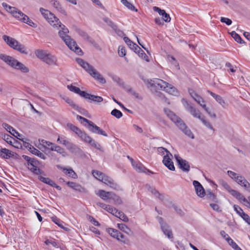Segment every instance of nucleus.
I'll return each instance as SVG.
<instances>
[{
    "instance_id": "obj_4",
    "label": "nucleus",
    "mask_w": 250,
    "mask_h": 250,
    "mask_svg": "<svg viewBox=\"0 0 250 250\" xmlns=\"http://www.w3.org/2000/svg\"><path fill=\"white\" fill-rule=\"evenodd\" d=\"M182 101L186 110L189 112L194 118L199 119L202 122V123L208 128L211 130H214L210 123L206 120L204 116H202V113L199 110L195 108L187 101L183 99Z\"/></svg>"
},
{
    "instance_id": "obj_52",
    "label": "nucleus",
    "mask_w": 250,
    "mask_h": 250,
    "mask_svg": "<svg viewBox=\"0 0 250 250\" xmlns=\"http://www.w3.org/2000/svg\"><path fill=\"white\" fill-rule=\"evenodd\" d=\"M57 142H59L60 144H62L64 146H66V145L69 141L66 139V137L65 136H59L57 139Z\"/></svg>"
},
{
    "instance_id": "obj_9",
    "label": "nucleus",
    "mask_w": 250,
    "mask_h": 250,
    "mask_svg": "<svg viewBox=\"0 0 250 250\" xmlns=\"http://www.w3.org/2000/svg\"><path fill=\"white\" fill-rule=\"evenodd\" d=\"M158 150L159 152L162 153L163 154L164 151L167 152V154L164 156L163 163L169 170L172 171L175 170V167L173 162L171 160V157H172V155L170 152L168 151L167 149L163 147H158Z\"/></svg>"
},
{
    "instance_id": "obj_50",
    "label": "nucleus",
    "mask_w": 250,
    "mask_h": 250,
    "mask_svg": "<svg viewBox=\"0 0 250 250\" xmlns=\"http://www.w3.org/2000/svg\"><path fill=\"white\" fill-rule=\"evenodd\" d=\"M2 138L8 144L12 145V140H15L14 139L7 134H4L2 135Z\"/></svg>"
},
{
    "instance_id": "obj_27",
    "label": "nucleus",
    "mask_w": 250,
    "mask_h": 250,
    "mask_svg": "<svg viewBox=\"0 0 250 250\" xmlns=\"http://www.w3.org/2000/svg\"><path fill=\"white\" fill-rule=\"evenodd\" d=\"M67 87L70 91L73 92L76 94H78L80 96L84 98L85 95L86 93V92L81 90V89L79 87H76L72 84L68 85Z\"/></svg>"
},
{
    "instance_id": "obj_43",
    "label": "nucleus",
    "mask_w": 250,
    "mask_h": 250,
    "mask_svg": "<svg viewBox=\"0 0 250 250\" xmlns=\"http://www.w3.org/2000/svg\"><path fill=\"white\" fill-rule=\"evenodd\" d=\"M136 53L138 54L140 57L146 61V62H148L149 61L148 56L145 53V52L142 49H141V48L140 49L137 50V52Z\"/></svg>"
},
{
    "instance_id": "obj_14",
    "label": "nucleus",
    "mask_w": 250,
    "mask_h": 250,
    "mask_svg": "<svg viewBox=\"0 0 250 250\" xmlns=\"http://www.w3.org/2000/svg\"><path fill=\"white\" fill-rule=\"evenodd\" d=\"M23 146L28 148V150L33 154L38 156L40 158L42 159L43 160H45L46 159V156L41 152L40 150L34 147L29 143L25 142L23 141Z\"/></svg>"
},
{
    "instance_id": "obj_2",
    "label": "nucleus",
    "mask_w": 250,
    "mask_h": 250,
    "mask_svg": "<svg viewBox=\"0 0 250 250\" xmlns=\"http://www.w3.org/2000/svg\"><path fill=\"white\" fill-rule=\"evenodd\" d=\"M164 112L167 117L176 124L177 126L187 136L191 139L194 138V136L190 129L187 126L184 121L173 112L167 108L164 109Z\"/></svg>"
},
{
    "instance_id": "obj_49",
    "label": "nucleus",
    "mask_w": 250,
    "mask_h": 250,
    "mask_svg": "<svg viewBox=\"0 0 250 250\" xmlns=\"http://www.w3.org/2000/svg\"><path fill=\"white\" fill-rule=\"evenodd\" d=\"M236 182L237 184L243 187L247 183L248 181L245 178V177L241 176V177H239V178H237Z\"/></svg>"
},
{
    "instance_id": "obj_16",
    "label": "nucleus",
    "mask_w": 250,
    "mask_h": 250,
    "mask_svg": "<svg viewBox=\"0 0 250 250\" xmlns=\"http://www.w3.org/2000/svg\"><path fill=\"white\" fill-rule=\"evenodd\" d=\"M193 185L194 186L197 195L200 197H204L206 193L202 185L198 181L195 180L193 182Z\"/></svg>"
},
{
    "instance_id": "obj_19",
    "label": "nucleus",
    "mask_w": 250,
    "mask_h": 250,
    "mask_svg": "<svg viewBox=\"0 0 250 250\" xmlns=\"http://www.w3.org/2000/svg\"><path fill=\"white\" fill-rule=\"evenodd\" d=\"M228 192L237 199L239 201H243L246 203H249L248 199H247L243 195L237 190L230 188Z\"/></svg>"
},
{
    "instance_id": "obj_22",
    "label": "nucleus",
    "mask_w": 250,
    "mask_h": 250,
    "mask_svg": "<svg viewBox=\"0 0 250 250\" xmlns=\"http://www.w3.org/2000/svg\"><path fill=\"white\" fill-rule=\"evenodd\" d=\"M2 126L12 135L17 137L19 139L23 141V139H21L18 137H21V135L12 126H10L7 123H3Z\"/></svg>"
},
{
    "instance_id": "obj_10",
    "label": "nucleus",
    "mask_w": 250,
    "mask_h": 250,
    "mask_svg": "<svg viewBox=\"0 0 250 250\" xmlns=\"http://www.w3.org/2000/svg\"><path fill=\"white\" fill-rule=\"evenodd\" d=\"M159 223L160 224L161 228L163 233L167 236L169 239L173 238V233L170 227L167 224L164 222L163 218L161 217H157Z\"/></svg>"
},
{
    "instance_id": "obj_64",
    "label": "nucleus",
    "mask_w": 250,
    "mask_h": 250,
    "mask_svg": "<svg viewBox=\"0 0 250 250\" xmlns=\"http://www.w3.org/2000/svg\"><path fill=\"white\" fill-rule=\"evenodd\" d=\"M233 208L235 211H236V212H237V213H238L241 217V212H244L242 209L240 207L236 205H234L233 206Z\"/></svg>"
},
{
    "instance_id": "obj_51",
    "label": "nucleus",
    "mask_w": 250,
    "mask_h": 250,
    "mask_svg": "<svg viewBox=\"0 0 250 250\" xmlns=\"http://www.w3.org/2000/svg\"><path fill=\"white\" fill-rule=\"evenodd\" d=\"M104 21L106 22L108 26H109L110 27H111L113 29H114L115 28H116V26L117 25L114 24L112 21H111L107 17H104L103 19Z\"/></svg>"
},
{
    "instance_id": "obj_1",
    "label": "nucleus",
    "mask_w": 250,
    "mask_h": 250,
    "mask_svg": "<svg viewBox=\"0 0 250 250\" xmlns=\"http://www.w3.org/2000/svg\"><path fill=\"white\" fill-rule=\"evenodd\" d=\"M40 11L51 25L57 29L59 27L61 28V30L59 32V35L69 48L78 55H82L83 52L82 49L78 46L76 42L67 34L69 32L68 29L62 24L59 19L53 13L43 8H40Z\"/></svg>"
},
{
    "instance_id": "obj_47",
    "label": "nucleus",
    "mask_w": 250,
    "mask_h": 250,
    "mask_svg": "<svg viewBox=\"0 0 250 250\" xmlns=\"http://www.w3.org/2000/svg\"><path fill=\"white\" fill-rule=\"evenodd\" d=\"M125 89L128 92L130 93V94L133 95L136 98L139 99H142L140 97L139 94L135 91L133 90L131 87L127 86V87L125 88Z\"/></svg>"
},
{
    "instance_id": "obj_54",
    "label": "nucleus",
    "mask_w": 250,
    "mask_h": 250,
    "mask_svg": "<svg viewBox=\"0 0 250 250\" xmlns=\"http://www.w3.org/2000/svg\"><path fill=\"white\" fill-rule=\"evenodd\" d=\"M65 102L69 104L74 109L78 108V105L76 104L71 99L67 98L65 99Z\"/></svg>"
},
{
    "instance_id": "obj_25",
    "label": "nucleus",
    "mask_w": 250,
    "mask_h": 250,
    "mask_svg": "<svg viewBox=\"0 0 250 250\" xmlns=\"http://www.w3.org/2000/svg\"><path fill=\"white\" fill-rule=\"evenodd\" d=\"M66 184L71 188L81 192H85V189L80 185L73 182H67Z\"/></svg>"
},
{
    "instance_id": "obj_32",
    "label": "nucleus",
    "mask_w": 250,
    "mask_h": 250,
    "mask_svg": "<svg viewBox=\"0 0 250 250\" xmlns=\"http://www.w3.org/2000/svg\"><path fill=\"white\" fill-rule=\"evenodd\" d=\"M92 173L95 178L102 182H103L104 179L106 176L103 172L96 170H93Z\"/></svg>"
},
{
    "instance_id": "obj_37",
    "label": "nucleus",
    "mask_w": 250,
    "mask_h": 250,
    "mask_svg": "<svg viewBox=\"0 0 250 250\" xmlns=\"http://www.w3.org/2000/svg\"><path fill=\"white\" fill-rule=\"evenodd\" d=\"M110 199L113 200L114 203L116 205H121L122 203L121 198L113 192H111Z\"/></svg>"
},
{
    "instance_id": "obj_34",
    "label": "nucleus",
    "mask_w": 250,
    "mask_h": 250,
    "mask_svg": "<svg viewBox=\"0 0 250 250\" xmlns=\"http://www.w3.org/2000/svg\"><path fill=\"white\" fill-rule=\"evenodd\" d=\"M52 221L57 225L60 228L63 229L65 230H68L69 229L67 228H65L62 225L63 222L60 219L58 218L56 216H54L51 218Z\"/></svg>"
},
{
    "instance_id": "obj_31",
    "label": "nucleus",
    "mask_w": 250,
    "mask_h": 250,
    "mask_svg": "<svg viewBox=\"0 0 250 250\" xmlns=\"http://www.w3.org/2000/svg\"><path fill=\"white\" fill-rule=\"evenodd\" d=\"M208 92L209 93L210 95L213 97L220 105H221L223 107H225V105L226 104V103L221 96L215 94L210 90H208Z\"/></svg>"
},
{
    "instance_id": "obj_53",
    "label": "nucleus",
    "mask_w": 250,
    "mask_h": 250,
    "mask_svg": "<svg viewBox=\"0 0 250 250\" xmlns=\"http://www.w3.org/2000/svg\"><path fill=\"white\" fill-rule=\"evenodd\" d=\"M227 172L229 176L235 181H236L237 178H239V177L241 176V175H239L236 173L230 170H228Z\"/></svg>"
},
{
    "instance_id": "obj_26",
    "label": "nucleus",
    "mask_w": 250,
    "mask_h": 250,
    "mask_svg": "<svg viewBox=\"0 0 250 250\" xmlns=\"http://www.w3.org/2000/svg\"><path fill=\"white\" fill-rule=\"evenodd\" d=\"M124 40L130 48L133 50L135 53L137 52L138 49H140V47L137 44L131 41L128 37H125L124 38Z\"/></svg>"
},
{
    "instance_id": "obj_28",
    "label": "nucleus",
    "mask_w": 250,
    "mask_h": 250,
    "mask_svg": "<svg viewBox=\"0 0 250 250\" xmlns=\"http://www.w3.org/2000/svg\"><path fill=\"white\" fill-rule=\"evenodd\" d=\"M57 61V60L54 56L47 54L42 61L49 65H55L56 64Z\"/></svg>"
},
{
    "instance_id": "obj_23",
    "label": "nucleus",
    "mask_w": 250,
    "mask_h": 250,
    "mask_svg": "<svg viewBox=\"0 0 250 250\" xmlns=\"http://www.w3.org/2000/svg\"><path fill=\"white\" fill-rule=\"evenodd\" d=\"M132 166L138 172H146L147 168L139 162H136L134 160H132Z\"/></svg>"
},
{
    "instance_id": "obj_41",
    "label": "nucleus",
    "mask_w": 250,
    "mask_h": 250,
    "mask_svg": "<svg viewBox=\"0 0 250 250\" xmlns=\"http://www.w3.org/2000/svg\"><path fill=\"white\" fill-rule=\"evenodd\" d=\"M121 2L125 6L131 11L135 12L137 11V9L135 7V6L132 4L128 2L127 0H121Z\"/></svg>"
},
{
    "instance_id": "obj_44",
    "label": "nucleus",
    "mask_w": 250,
    "mask_h": 250,
    "mask_svg": "<svg viewBox=\"0 0 250 250\" xmlns=\"http://www.w3.org/2000/svg\"><path fill=\"white\" fill-rule=\"evenodd\" d=\"M115 216L119 218L120 219H121L122 220L125 222H127L128 221V217L122 211H119Z\"/></svg>"
},
{
    "instance_id": "obj_20",
    "label": "nucleus",
    "mask_w": 250,
    "mask_h": 250,
    "mask_svg": "<svg viewBox=\"0 0 250 250\" xmlns=\"http://www.w3.org/2000/svg\"><path fill=\"white\" fill-rule=\"evenodd\" d=\"M78 33L84 40L86 41L95 47L97 46V44L95 40L88 36L85 32L82 30H78Z\"/></svg>"
},
{
    "instance_id": "obj_57",
    "label": "nucleus",
    "mask_w": 250,
    "mask_h": 250,
    "mask_svg": "<svg viewBox=\"0 0 250 250\" xmlns=\"http://www.w3.org/2000/svg\"><path fill=\"white\" fill-rule=\"evenodd\" d=\"M25 19V20L24 21H21L27 24L32 27H35L36 26V24L31 20H30L27 16V18Z\"/></svg>"
},
{
    "instance_id": "obj_42",
    "label": "nucleus",
    "mask_w": 250,
    "mask_h": 250,
    "mask_svg": "<svg viewBox=\"0 0 250 250\" xmlns=\"http://www.w3.org/2000/svg\"><path fill=\"white\" fill-rule=\"evenodd\" d=\"M54 7L62 14L66 15L65 10L62 8L61 5L58 1H55L53 3Z\"/></svg>"
},
{
    "instance_id": "obj_18",
    "label": "nucleus",
    "mask_w": 250,
    "mask_h": 250,
    "mask_svg": "<svg viewBox=\"0 0 250 250\" xmlns=\"http://www.w3.org/2000/svg\"><path fill=\"white\" fill-rule=\"evenodd\" d=\"M103 183L114 189H118L120 188L119 185L115 183L113 179L107 175L104 179Z\"/></svg>"
},
{
    "instance_id": "obj_5",
    "label": "nucleus",
    "mask_w": 250,
    "mask_h": 250,
    "mask_svg": "<svg viewBox=\"0 0 250 250\" xmlns=\"http://www.w3.org/2000/svg\"><path fill=\"white\" fill-rule=\"evenodd\" d=\"M77 62L91 76L102 83H105L106 81L93 67L81 58L76 59Z\"/></svg>"
},
{
    "instance_id": "obj_8",
    "label": "nucleus",
    "mask_w": 250,
    "mask_h": 250,
    "mask_svg": "<svg viewBox=\"0 0 250 250\" xmlns=\"http://www.w3.org/2000/svg\"><path fill=\"white\" fill-rule=\"evenodd\" d=\"M77 119L80 121L82 124L85 126H86L89 130L92 133L100 134L105 137H107L108 136L104 131L101 129L92 121L79 115L77 116Z\"/></svg>"
},
{
    "instance_id": "obj_61",
    "label": "nucleus",
    "mask_w": 250,
    "mask_h": 250,
    "mask_svg": "<svg viewBox=\"0 0 250 250\" xmlns=\"http://www.w3.org/2000/svg\"><path fill=\"white\" fill-rule=\"evenodd\" d=\"M220 185L223 187L224 188H225L228 191L230 190L231 188L230 187L229 185V184L224 180H221L220 181Z\"/></svg>"
},
{
    "instance_id": "obj_38",
    "label": "nucleus",
    "mask_w": 250,
    "mask_h": 250,
    "mask_svg": "<svg viewBox=\"0 0 250 250\" xmlns=\"http://www.w3.org/2000/svg\"><path fill=\"white\" fill-rule=\"evenodd\" d=\"M35 53L36 54V56L42 61H43L45 57L47 55V53H46V52L45 51L40 49L36 50Z\"/></svg>"
},
{
    "instance_id": "obj_3",
    "label": "nucleus",
    "mask_w": 250,
    "mask_h": 250,
    "mask_svg": "<svg viewBox=\"0 0 250 250\" xmlns=\"http://www.w3.org/2000/svg\"><path fill=\"white\" fill-rule=\"evenodd\" d=\"M0 59L14 69L19 70L23 73L29 72V69L26 66L12 56L0 54Z\"/></svg>"
},
{
    "instance_id": "obj_45",
    "label": "nucleus",
    "mask_w": 250,
    "mask_h": 250,
    "mask_svg": "<svg viewBox=\"0 0 250 250\" xmlns=\"http://www.w3.org/2000/svg\"><path fill=\"white\" fill-rule=\"evenodd\" d=\"M107 232L112 237L117 238L119 231L114 229L108 228L107 229Z\"/></svg>"
},
{
    "instance_id": "obj_63",
    "label": "nucleus",
    "mask_w": 250,
    "mask_h": 250,
    "mask_svg": "<svg viewBox=\"0 0 250 250\" xmlns=\"http://www.w3.org/2000/svg\"><path fill=\"white\" fill-rule=\"evenodd\" d=\"M153 8L154 11L157 12L160 15L162 16L166 13L165 10H162L158 7L154 6Z\"/></svg>"
},
{
    "instance_id": "obj_24",
    "label": "nucleus",
    "mask_w": 250,
    "mask_h": 250,
    "mask_svg": "<svg viewBox=\"0 0 250 250\" xmlns=\"http://www.w3.org/2000/svg\"><path fill=\"white\" fill-rule=\"evenodd\" d=\"M13 156V153L7 148H1L0 149V157L2 158L8 159Z\"/></svg>"
},
{
    "instance_id": "obj_15",
    "label": "nucleus",
    "mask_w": 250,
    "mask_h": 250,
    "mask_svg": "<svg viewBox=\"0 0 250 250\" xmlns=\"http://www.w3.org/2000/svg\"><path fill=\"white\" fill-rule=\"evenodd\" d=\"M67 126L71 131L75 132L80 138H81L82 141L87 134L85 132L82 131L76 126L73 125L72 124H67Z\"/></svg>"
},
{
    "instance_id": "obj_35",
    "label": "nucleus",
    "mask_w": 250,
    "mask_h": 250,
    "mask_svg": "<svg viewBox=\"0 0 250 250\" xmlns=\"http://www.w3.org/2000/svg\"><path fill=\"white\" fill-rule=\"evenodd\" d=\"M38 179L42 182L50 186L55 185V182L49 178H45L42 176H39Z\"/></svg>"
},
{
    "instance_id": "obj_58",
    "label": "nucleus",
    "mask_w": 250,
    "mask_h": 250,
    "mask_svg": "<svg viewBox=\"0 0 250 250\" xmlns=\"http://www.w3.org/2000/svg\"><path fill=\"white\" fill-rule=\"evenodd\" d=\"M68 176L69 177L76 179L78 177L77 174L74 172V171L71 168H69V171L68 172Z\"/></svg>"
},
{
    "instance_id": "obj_21",
    "label": "nucleus",
    "mask_w": 250,
    "mask_h": 250,
    "mask_svg": "<svg viewBox=\"0 0 250 250\" xmlns=\"http://www.w3.org/2000/svg\"><path fill=\"white\" fill-rule=\"evenodd\" d=\"M65 147L72 153L77 154L80 153L82 152V150L77 145L70 141L67 143Z\"/></svg>"
},
{
    "instance_id": "obj_13",
    "label": "nucleus",
    "mask_w": 250,
    "mask_h": 250,
    "mask_svg": "<svg viewBox=\"0 0 250 250\" xmlns=\"http://www.w3.org/2000/svg\"><path fill=\"white\" fill-rule=\"evenodd\" d=\"M175 158L180 168L183 171L188 172L190 170V165L189 163L186 160L183 159L179 155H175Z\"/></svg>"
},
{
    "instance_id": "obj_17",
    "label": "nucleus",
    "mask_w": 250,
    "mask_h": 250,
    "mask_svg": "<svg viewBox=\"0 0 250 250\" xmlns=\"http://www.w3.org/2000/svg\"><path fill=\"white\" fill-rule=\"evenodd\" d=\"M83 141L85 143L89 144L92 146L94 147V148L98 150H102V147L101 145L97 142L93 140L92 138L88 134H87V135L85 137V138L83 139Z\"/></svg>"
},
{
    "instance_id": "obj_30",
    "label": "nucleus",
    "mask_w": 250,
    "mask_h": 250,
    "mask_svg": "<svg viewBox=\"0 0 250 250\" xmlns=\"http://www.w3.org/2000/svg\"><path fill=\"white\" fill-rule=\"evenodd\" d=\"M84 98L97 103H101L103 101V99L102 97L90 94L88 93H86Z\"/></svg>"
},
{
    "instance_id": "obj_29",
    "label": "nucleus",
    "mask_w": 250,
    "mask_h": 250,
    "mask_svg": "<svg viewBox=\"0 0 250 250\" xmlns=\"http://www.w3.org/2000/svg\"><path fill=\"white\" fill-rule=\"evenodd\" d=\"M112 192L106 191L104 190L101 189L98 191L96 194L104 200L110 199V197Z\"/></svg>"
},
{
    "instance_id": "obj_40",
    "label": "nucleus",
    "mask_w": 250,
    "mask_h": 250,
    "mask_svg": "<svg viewBox=\"0 0 250 250\" xmlns=\"http://www.w3.org/2000/svg\"><path fill=\"white\" fill-rule=\"evenodd\" d=\"M112 79L113 81L117 83V84L122 87L125 88V83L118 76L116 75H113L112 76Z\"/></svg>"
},
{
    "instance_id": "obj_60",
    "label": "nucleus",
    "mask_w": 250,
    "mask_h": 250,
    "mask_svg": "<svg viewBox=\"0 0 250 250\" xmlns=\"http://www.w3.org/2000/svg\"><path fill=\"white\" fill-rule=\"evenodd\" d=\"M241 217L249 225H250V217L245 212H241Z\"/></svg>"
},
{
    "instance_id": "obj_48",
    "label": "nucleus",
    "mask_w": 250,
    "mask_h": 250,
    "mask_svg": "<svg viewBox=\"0 0 250 250\" xmlns=\"http://www.w3.org/2000/svg\"><path fill=\"white\" fill-rule=\"evenodd\" d=\"M111 114L117 119H120L123 116V113L122 112L117 109H114L112 110L111 112Z\"/></svg>"
},
{
    "instance_id": "obj_7",
    "label": "nucleus",
    "mask_w": 250,
    "mask_h": 250,
    "mask_svg": "<svg viewBox=\"0 0 250 250\" xmlns=\"http://www.w3.org/2000/svg\"><path fill=\"white\" fill-rule=\"evenodd\" d=\"M2 39L7 44L14 50L24 55H27L28 54L27 48L15 39L7 35H3Z\"/></svg>"
},
{
    "instance_id": "obj_59",
    "label": "nucleus",
    "mask_w": 250,
    "mask_h": 250,
    "mask_svg": "<svg viewBox=\"0 0 250 250\" xmlns=\"http://www.w3.org/2000/svg\"><path fill=\"white\" fill-rule=\"evenodd\" d=\"M118 54L120 57H124L125 55V51L124 47L120 46L118 48Z\"/></svg>"
},
{
    "instance_id": "obj_55",
    "label": "nucleus",
    "mask_w": 250,
    "mask_h": 250,
    "mask_svg": "<svg viewBox=\"0 0 250 250\" xmlns=\"http://www.w3.org/2000/svg\"><path fill=\"white\" fill-rule=\"evenodd\" d=\"M206 195L209 199L213 201L216 202V196L210 190H207Z\"/></svg>"
},
{
    "instance_id": "obj_12",
    "label": "nucleus",
    "mask_w": 250,
    "mask_h": 250,
    "mask_svg": "<svg viewBox=\"0 0 250 250\" xmlns=\"http://www.w3.org/2000/svg\"><path fill=\"white\" fill-rule=\"evenodd\" d=\"M7 11L12 14L14 17L21 21H24L25 20V18H27V15L15 7L9 6Z\"/></svg>"
},
{
    "instance_id": "obj_62",
    "label": "nucleus",
    "mask_w": 250,
    "mask_h": 250,
    "mask_svg": "<svg viewBox=\"0 0 250 250\" xmlns=\"http://www.w3.org/2000/svg\"><path fill=\"white\" fill-rule=\"evenodd\" d=\"M220 21L222 22L225 23L228 25H229L232 23L231 20L227 18L221 17Z\"/></svg>"
},
{
    "instance_id": "obj_11",
    "label": "nucleus",
    "mask_w": 250,
    "mask_h": 250,
    "mask_svg": "<svg viewBox=\"0 0 250 250\" xmlns=\"http://www.w3.org/2000/svg\"><path fill=\"white\" fill-rule=\"evenodd\" d=\"M39 164V162L38 160L32 158L29 164H27L28 168L31 171L36 175L44 174V172L40 168L37 167Z\"/></svg>"
},
{
    "instance_id": "obj_56",
    "label": "nucleus",
    "mask_w": 250,
    "mask_h": 250,
    "mask_svg": "<svg viewBox=\"0 0 250 250\" xmlns=\"http://www.w3.org/2000/svg\"><path fill=\"white\" fill-rule=\"evenodd\" d=\"M112 99L114 102H115L116 103H117L118 104H119L127 112L131 113V114H132L133 113V112L131 110L127 109L121 103L118 101L114 97H112Z\"/></svg>"
},
{
    "instance_id": "obj_6",
    "label": "nucleus",
    "mask_w": 250,
    "mask_h": 250,
    "mask_svg": "<svg viewBox=\"0 0 250 250\" xmlns=\"http://www.w3.org/2000/svg\"><path fill=\"white\" fill-rule=\"evenodd\" d=\"M150 84L158 89L165 90L171 95H177L178 94L175 87L161 79H155Z\"/></svg>"
},
{
    "instance_id": "obj_33",
    "label": "nucleus",
    "mask_w": 250,
    "mask_h": 250,
    "mask_svg": "<svg viewBox=\"0 0 250 250\" xmlns=\"http://www.w3.org/2000/svg\"><path fill=\"white\" fill-rule=\"evenodd\" d=\"M118 227L121 230L128 235H131L133 233L131 229L124 224H118Z\"/></svg>"
},
{
    "instance_id": "obj_39",
    "label": "nucleus",
    "mask_w": 250,
    "mask_h": 250,
    "mask_svg": "<svg viewBox=\"0 0 250 250\" xmlns=\"http://www.w3.org/2000/svg\"><path fill=\"white\" fill-rule=\"evenodd\" d=\"M230 34L231 37L237 42H239L240 44L244 43V41L242 39L240 35L236 33L235 31H232Z\"/></svg>"
},
{
    "instance_id": "obj_46",
    "label": "nucleus",
    "mask_w": 250,
    "mask_h": 250,
    "mask_svg": "<svg viewBox=\"0 0 250 250\" xmlns=\"http://www.w3.org/2000/svg\"><path fill=\"white\" fill-rule=\"evenodd\" d=\"M169 202L170 204H172V207L174 208L175 211L181 216H183L185 214L183 210L179 208H178L176 205L172 204V202L170 201L167 200Z\"/></svg>"
},
{
    "instance_id": "obj_36",
    "label": "nucleus",
    "mask_w": 250,
    "mask_h": 250,
    "mask_svg": "<svg viewBox=\"0 0 250 250\" xmlns=\"http://www.w3.org/2000/svg\"><path fill=\"white\" fill-rule=\"evenodd\" d=\"M53 147H54L49 148V149L52 151H57L58 153L62 154L63 156H65L66 155V153L64 149L60 146L56 145L55 146H54Z\"/></svg>"
}]
</instances>
